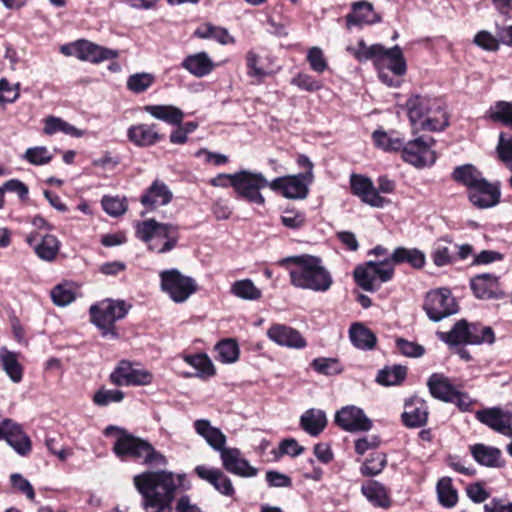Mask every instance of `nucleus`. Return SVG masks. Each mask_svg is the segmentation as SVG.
<instances>
[{
    "label": "nucleus",
    "instance_id": "obj_6",
    "mask_svg": "<svg viewBox=\"0 0 512 512\" xmlns=\"http://www.w3.org/2000/svg\"><path fill=\"white\" fill-rule=\"evenodd\" d=\"M130 306L123 300L105 299L93 304L90 309L92 323L101 330L104 337L118 338L115 322L123 319Z\"/></svg>",
    "mask_w": 512,
    "mask_h": 512
},
{
    "label": "nucleus",
    "instance_id": "obj_26",
    "mask_svg": "<svg viewBox=\"0 0 512 512\" xmlns=\"http://www.w3.org/2000/svg\"><path fill=\"white\" fill-rule=\"evenodd\" d=\"M128 139L139 147H148L156 144L162 139L157 131L156 124H137L131 126L127 131Z\"/></svg>",
    "mask_w": 512,
    "mask_h": 512
},
{
    "label": "nucleus",
    "instance_id": "obj_21",
    "mask_svg": "<svg viewBox=\"0 0 512 512\" xmlns=\"http://www.w3.org/2000/svg\"><path fill=\"white\" fill-rule=\"evenodd\" d=\"M194 471L200 479L210 483L222 495L229 497L234 495L235 489L231 480L220 469L198 465Z\"/></svg>",
    "mask_w": 512,
    "mask_h": 512
},
{
    "label": "nucleus",
    "instance_id": "obj_52",
    "mask_svg": "<svg viewBox=\"0 0 512 512\" xmlns=\"http://www.w3.org/2000/svg\"><path fill=\"white\" fill-rule=\"evenodd\" d=\"M218 359L223 363H233L238 359L239 347L232 339H226L219 342L216 346Z\"/></svg>",
    "mask_w": 512,
    "mask_h": 512
},
{
    "label": "nucleus",
    "instance_id": "obj_15",
    "mask_svg": "<svg viewBox=\"0 0 512 512\" xmlns=\"http://www.w3.org/2000/svg\"><path fill=\"white\" fill-rule=\"evenodd\" d=\"M351 191L362 202L376 208H382L388 200L379 195L372 181L362 175L352 174L350 177Z\"/></svg>",
    "mask_w": 512,
    "mask_h": 512
},
{
    "label": "nucleus",
    "instance_id": "obj_50",
    "mask_svg": "<svg viewBox=\"0 0 512 512\" xmlns=\"http://www.w3.org/2000/svg\"><path fill=\"white\" fill-rule=\"evenodd\" d=\"M490 118L512 128V102L499 101L490 108Z\"/></svg>",
    "mask_w": 512,
    "mask_h": 512
},
{
    "label": "nucleus",
    "instance_id": "obj_45",
    "mask_svg": "<svg viewBox=\"0 0 512 512\" xmlns=\"http://www.w3.org/2000/svg\"><path fill=\"white\" fill-rule=\"evenodd\" d=\"M60 243L54 235L47 234L42 237L41 242L34 245L35 253L45 261H52L59 252Z\"/></svg>",
    "mask_w": 512,
    "mask_h": 512
},
{
    "label": "nucleus",
    "instance_id": "obj_14",
    "mask_svg": "<svg viewBox=\"0 0 512 512\" xmlns=\"http://www.w3.org/2000/svg\"><path fill=\"white\" fill-rule=\"evenodd\" d=\"M335 422L349 432L368 431L372 427L371 420L366 417L363 410L355 406H346L339 410L335 415Z\"/></svg>",
    "mask_w": 512,
    "mask_h": 512
},
{
    "label": "nucleus",
    "instance_id": "obj_63",
    "mask_svg": "<svg viewBox=\"0 0 512 512\" xmlns=\"http://www.w3.org/2000/svg\"><path fill=\"white\" fill-rule=\"evenodd\" d=\"M281 223L287 228H300L305 223V214L297 210L287 209L281 216Z\"/></svg>",
    "mask_w": 512,
    "mask_h": 512
},
{
    "label": "nucleus",
    "instance_id": "obj_20",
    "mask_svg": "<svg viewBox=\"0 0 512 512\" xmlns=\"http://www.w3.org/2000/svg\"><path fill=\"white\" fill-rule=\"evenodd\" d=\"M75 56L83 61L99 63L105 60L114 59L118 52L108 49L86 40H80L74 43Z\"/></svg>",
    "mask_w": 512,
    "mask_h": 512
},
{
    "label": "nucleus",
    "instance_id": "obj_13",
    "mask_svg": "<svg viewBox=\"0 0 512 512\" xmlns=\"http://www.w3.org/2000/svg\"><path fill=\"white\" fill-rule=\"evenodd\" d=\"M152 374L145 369H137L128 361H121L110 375V380L117 386H142L152 382Z\"/></svg>",
    "mask_w": 512,
    "mask_h": 512
},
{
    "label": "nucleus",
    "instance_id": "obj_29",
    "mask_svg": "<svg viewBox=\"0 0 512 512\" xmlns=\"http://www.w3.org/2000/svg\"><path fill=\"white\" fill-rule=\"evenodd\" d=\"M427 386L434 398L444 402L453 400L456 389L445 375L441 373L432 374L428 379Z\"/></svg>",
    "mask_w": 512,
    "mask_h": 512
},
{
    "label": "nucleus",
    "instance_id": "obj_30",
    "mask_svg": "<svg viewBox=\"0 0 512 512\" xmlns=\"http://www.w3.org/2000/svg\"><path fill=\"white\" fill-rule=\"evenodd\" d=\"M196 433L203 437L214 450L219 451L226 444V436L222 431L211 425L206 419H199L194 422Z\"/></svg>",
    "mask_w": 512,
    "mask_h": 512
},
{
    "label": "nucleus",
    "instance_id": "obj_23",
    "mask_svg": "<svg viewBox=\"0 0 512 512\" xmlns=\"http://www.w3.org/2000/svg\"><path fill=\"white\" fill-rule=\"evenodd\" d=\"M476 418L493 430L506 433L511 428L512 416L500 408H489L476 412Z\"/></svg>",
    "mask_w": 512,
    "mask_h": 512
},
{
    "label": "nucleus",
    "instance_id": "obj_54",
    "mask_svg": "<svg viewBox=\"0 0 512 512\" xmlns=\"http://www.w3.org/2000/svg\"><path fill=\"white\" fill-rule=\"evenodd\" d=\"M495 341V335L491 327L481 324H471L470 344L479 345L482 343L492 344Z\"/></svg>",
    "mask_w": 512,
    "mask_h": 512
},
{
    "label": "nucleus",
    "instance_id": "obj_2",
    "mask_svg": "<svg viewBox=\"0 0 512 512\" xmlns=\"http://www.w3.org/2000/svg\"><path fill=\"white\" fill-rule=\"evenodd\" d=\"M279 264L281 266L292 264L289 275L294 287L326 292L333 284L331 273L322 265L319 257L307 254L291 256L280 260Z\"/></svg>",
    "mask_w": 512,
    "mask_h": 512
},
{
    "label": "nucleus",
    "instance_id": "obj_28",
    "mask_svg": "<svg viewBox=\"0 0 512 512\" xmlns=\"http://www.w3.org/2000/svg\"><path fill=\"white\" fill-rule=\"evenodd\" d=\"M182 67L195 77L202 78L209 75L215 64L206 52L188 55L182 62Z\"/></svg>",
    "mask_w": 512,
    "mask_h": 512
},
{
    "label": "nucleus",
    "instance_id": "obj_31",
    "mask_svg": "<svg viewBox=\"0 0 512 512\" xmlns=\"http://www.w3.org/2000/svg\"><path fill=\"white\" fill-rule=\"evenodd\" d=\"M18 356V353L10 351L5 346L0 348V366L14 383L21 382L23 378V367Z\"/></svg>",
    "mask_w": 512,
    "mask_h": 512
},
{
    "label": "nucleus",
    "instance_id": "obj_53",
    "mask_svg": "<svg viewBox=\"0 0 512 512\" xmlns=\"http://www.w3.org/2000/svg\"><path fill=\"white\" fill-rule=\"evenodd\" d=\"M185 361L194 367L199 372V376L201 377H209L215 373L213 364L206 354L186 356Z\"/></svg>",
    "mask_w": 512,
    "mask_h": 512
},
{
    "label": "nucleus",
    "instance_id": "obj_62",
    "mask_svg": "<svg viewBox=\"0 0 512 512\" xmlns=\"http://www.w3.org/2000/svg\"><path fill=\"white\" fill-rule=\"evenodd\" d=\"M497 153L500 160L512 172V137L505 139L502 134L500 135Z\"/></svg>",
    "mask_w": 512,
    "mask_h": 512
},
{
    "label": "nucleus",
    "instance_id": "obj_58",
    "mask_svg": "<svg viewBox=\"0 0 512 512\" xmlns=\"http://www.w3.org/2000/svg\"><path fill=\"white\" fill-rule=\"evenodd\" d=\"M24 158L33 165H44L52 160V154L44 146L28 148Z\"/></svg>",
    "mask_w": 512,
    "mask_h": 512
},
{
    "label": "nucleus",
    "instance_id": "obj_48",
    "mask_svg": "<svg viewBox=\"0 0 512 512\" xmlns=\"http://www.w3.org/2000/svg\"><path fill=\"white\" fill-rule=\"evenodd\" d=\"M405 377L406 367L394 365L392 367H385L379 371L376 380L381 385L392 386L400 384Z\"/></svg>",
    "mask_w": 512,
    "mask_h": 512
},
{
    "label": "nucleus",
    "instance_id": "obj_40",
    "mask_svg": "<svg viewBox=\"0 0 512 512\" xmlns=\"http://www.w3.org/2000/svg\"><path fill=\"white\" fill-rule=\"evenodd\" d=\"M387 60V68L393 72L396 76H402L406 73L407 66L403 56L402 49L395 45L394 47L387 49L382 53V63Z\"/></svg>",
    "mask_w": 512,
    "mask_h": 512
},
{
    "label": "nucleus",
    "instance_id": "obj_42",
    "mask_svg": "<svg viewBox=\"0 0 512 512\" xmlns=\"http://www.w3.org/2000/svg\"><path fill=\"white\" fill-rule=\"evenodd\" d=\"M372 138L377 147L387 152L401 151L404 145V139L387 133L384 130H375L372 134Z\"/></svg>",
    "mask_w": 512,
    "mask_h": 512
},
{
    "label": "nucleus",
    "instance_id": "obj_18",
    "mask_svg": "<svg viewBox=\"0 0 512 512\" xmlns=\"http://www.w3.org/2000/svg\"><path fill=\"white\" fill-rule=\"evenodd\" d=\"M2 434L0 439L7 443L20 455L25 456L31 451V441L22 428L9 419L2 421Z\"/></svg>",
    "mask_w": 512,
    "mask_h": 512
},
{
    "label": "nucleus",
    "instance_id": "obj_39",
    "mask_svg": "<svg viewBox=\"0 0 512 512\" xmlns=\"http://www.w3.org/2000/svg\"><path fill=\"white\" fill-rule=\"evenodd\" d=\"M391 256L395 264L408 263L414 268H421L425 264L424 253L416 248L398 247Z\"/></svg>",
    "mask_w": 512,
    "mask_h": 512
},
{
    "label": "nucleus",
    "instance_id": "obj_5",
    "mask_svg": "<svg viewBox=\"0 0 512 512\" xmlns=\"http://www.w3.org/2000/svg\"><path fill=\"white\" fill-rule=\"evenodd\" d=\"M136 237L145 242L148 249L164 254L174 249L179 240L178 227L160 223L154 219L138 222L135 225Z\"/></svg>",
    "mask_w": 512,
    "mask_h": 512
},
{
    "label": "nucleus",
    "instance_id": "obj_59",
    "mask_svg": "<svg viewBox=\"0 0 512 512\" xmlns=\"http://www.w3.org/2000/svg\"><path fill=\"white\" fill-rule=\"evenodd\" d=\"M124 398V393L121 390L100 389L93 397V401L98 406H107L113 402H121Z\"/></svg>",
    "mask_w": 512,
    "mask_h": 512
},
{
    "label": "nucleus",
    "instance_id": "obj_56",
    "mask_svg": "<svg viewBox=\"0 0 512 512\" xmlns=\"http://www.w3.org/2000/svg\"><path fill=\"white\" fill-rule=\"evenodd\" d=\"M311 366L315 371L323 375H336L342 372V367L337 359L334 358H316Z\"/></svg>",
    "mask_w": 512,
    "mask_h": 512
},
{
    "label": "nucleus",
    "instance_id": "obj_61",
    "mask_svg": "<svg viewBox=\"0 0 512 512\" xmlns=\"http://www.w3.org/2000/svg\"><path fill=\"white\" fill-rule=\"evenodd\" d=\"M291 84L308 92H315L322 88L321 81L314 79L311 75L303 73H300L293 77L291 80Z\"/></svg>",
    "mask_w": 512,
    "mask_h": 512
},
{
    "label": "nucleus",
    "instance_id": "obj_12",
    "mask_svg": "<svg viewBox=\"0 0 512 512\" xmlns=\"http://www.w3.org/2000/svg\"><path fill=\"white\" fill-rule=\"evenodd\" d=\"M310 184V174H295L273 179L270 181L269 188L287 199H305L308 196Z\"/></svg>",
    "mask_w": 512,
    "mask_h": 512
},
{
    "label": "nucleus",
    "instance_id": "obj_38",
    "mask_svg": "<svg viewBox=\"0 0 512 512\" xmlns=\"http://www.w3.org/2000/svg\"><path fill=\"white\" fill-rule=\"evenodd\" d=\"M353 345L362 350L372 349L376 344L374 333L360 323H354L349 330Z\"/></svg>",
    "mask_w": 512,
    "mask_h": 512
},
{
    "label": "nucleus",
    "instance_id": "obj_17",
    "mask_svg": "<svg viewBox=\"0 0 512 512\" xmlns=\"http://www.w3.org/2000/svg\"><path fill=\"white\" fill-rule=\"evenodd\" d=\"M470 202L480 208L486 209L497 205L500 201V189L497 185L482 179L468 191Z\"/></svg>",
    "mask_w": 512,
    "mask_h": 512
},
{
    "label": "nucleus",
    "instance_id": "obj_24",
    "mask_svg": "<svg viewBox=\"0 0 512 512\" xmlns=\"http://www.w3.org/2000/svg\"><path fill=\"white\" fill-rule=\"evenodd\" d=\"M402 418L407 427L423 426L428 418L426 402L418 397L409 399L405 402V411L402 414Z\"/></svg>",
    "mask_w": 512,
    "mask_h": 512
},
{
    "label": "nucleus",
    "instance_id": "obj_27",
    "mask_svg": "<svg viewBox=\"0 0 512 512\" xmlns=\"http://www.w3.org/2000/svg\"><path fill=\"white\" fill-rule=\"evenodd\" d=\"M380 18L374 12L372 4L360 1L353 4L352 12L346 16V26L351 29L354 26L370 25L379 22Z\"/></svg>",
    "mask_w": 512,
    "mask_h": 512
},
{
    "label": "nucleus",
    "instance_id": "obj_47",
    "mask_svg": "<svg viewBox=\"0 0 512 512\" xmlns=\"http://www.w3.org/2000/svg\"><path fill=\"white\" fill-rule=\"evenodd\" d=\"M385 51V47L381 44H373L368 46L363 40L358 42L357 49L354 52L355 57L359 61H366L373 59L377 66L382 65V53Z\"/></svg>",
    "mask_w": 512,
    "mask_h": 512
},
{
    "label": "nucleus",
    "instance_id": "obj_46",
    "mask_svg": "<svg viewBox=\"0 0 512 512\" xmlns=\"http://www.w3.org/2000/svg\"><path fill=\"white\" fill-rule=\"evenodd\" d=\"M231 293L241 299L254 301L262 296V292L250 279L235 281L231 286Z\"/></svg>",
    "mask_w": 512,
    "mask_h": 512
},
{
    "label": "nucleus",
    "instance_id": "obj_19",
    "mask_svg": "<svg viewBox=\"0 0 512 512\" xmlns=\"http://www.w3.org/2000/svg\"><path fill=\"white\" fill-rule=\"evenodd\" d=\"M267 337L276 344L288 348L302 349L307 345L297 330L283 324H273L267 330Z\"/></svg>",
    "mask_w": 512,
    "mask_h": 512
},
{
    "label": "nucleus",
    "instance_id": "obj_8",
    "mask_svg": "<svg viewBox=\"0 0 512 512\" xmlns=\"http://www.w3.org/2000/svg\"><path fill=\"white\" fill-rule=\"evenodd\" d=\"M159 276L161 289L176 303L186 301L197 289L195 280L177 269L163 270Z\"/></svg>",
    "mask_w": 512,
    "mask_h": 512
},
{
    "label": "nucleus",
    "instance_id": "obj_44",
    "mask_svg": "<svg viewBox=\"0 0 512 512\" xmlns=\"http://www.w3.org/2000/svg\"><path fill=\"white\" fill-rule=\"evenodd\" d=\"M363 495L373 504L380 507L389 506L386 488L377 481H370L362 486Z\"/></svg>",
    "mask_w": 512,
    "mask_h": 512
},
{
    "label": "nucleus",
    "instance_id": "obj_11",
    "mask_svg": "<svg viewBox=\"0 0 512 512\" xmlns=\"http://www.w3.org/2000/svg\"><path fill=\"white\" fill-rule=\"evenodd\" d=\"M424 310L428 317L438 322L457 312V304L450 290L440 288L427 293Z\"/></svg>",
    "mask_w": 512,
    "mask_h": 512
},
{
    "label": "nucleus",
    "instance_id": "obj_43",
    "mask_svg": "<svg viewBox=\"0 0 512 512\" xmlns=\"http://www.w3.org/2000/svg\"><path fill=\"white\" fill-rule=\"evenodd\" d=\"M437 496L441 505L447 508L454 507L458 501L457 490L452 486V480L449 477H442L438 480Z\"/></svg>",
    "mask_w": 512,
    "mask_h": 512
},
{
    "label": "nucleus",
    "instance_id": "obj_49",
    "mask_svg": "<svg viewBox=\"0 0 512 512\" xmlns=\"http://www.w3.org/2000/svg\"><path fill=\"white\" fill-rule=\"evenodd\" d=\"M155 82V76L151 73H135L128 77L127 88L134 93H143Z\"/></svg>",
    "mask_w": 512,
    "mask_h": 512
},
{
    "label": "nucleus",
    "instance_id": "obj_34",
    "mask_svg": "<svg viewBox=\"0 0 512 512\" xmlns=\"http://www.w3.org/2000/svg\"><path fill=\"white\" fill-rule=\"evenodd\" d=\"M470 451L478 464L487 467L500 466L501 451L498 448L479 443L471 446Z\"/></svg>",
    "mask_w": 512,
    "mask_h": 512
},
{
    "label": "nucleus",
    "instance_id": "obj_22",
    "mask_svg": "<svg viewBox=\"0 0 512 512\" xmlns=\"http://www.w3.org/2000/svg\"><path fill=\"white\" fill-rule=\"evenodd\" d=\"M173 194L168 186L161 180H155L141 196L140 202L147 211H153L159 206L170 203Z\"/></svg>",
    "mask_w": 512,
    "mask_h": 512
},
{
    "label": "nucleus",
    "instance_id": "obj_64",
    "mask_svg": "<svg viewBox=\"0 0 512 512\" xmlns=\"http://www.w3.org/2000/svg\"><path fill=\"white\" fill-rule=\"evenodd\" d=\"M396 344L399 351L407 357H420L425 352L423 346L402 338L397 339Z\"/></svg>",
    "mask_w": 512,
    "mask_h": 512
},
{
    "label": "nucleus",
    "instance_id": "obj_57",
    "mask_svg": "<svg viewBox=\"0 0 512 512\" xmlns=\"http://www.w3.org/2000/svg\"><path fill=\"white\" fill-rule=\"evenodd\" d=\"M387 459L383 453H375L361 467V473L365 476L378 475L386 466Z\"/></svg>",
    "mask_w": 512,
    "mask_h": 512
},
{
    "label": "nucleus",
    "instance_id": "obj_4",
    "mask_svg": "<svg viewBox=\"0 0 512 512\" xmlns=\"http://www.w3.org/2000/svg\"><path fill=\"white\" fill-rule=\"evenodd\" d=\"M104 433L106 436L116 434L113 451L120 458L141 459L144 464L152 466H165L167 464V458L157 451L151 443L133 436L122 428L111 425L105 429Z\"/></svg>",
    "mask_w": 512,
    "mask_h": 512
},
{
    "label": "nucleus",
    "instance_id": "obj_41",
    "mask_svg": "<svg viewBox=\"0 0 512 512\" xmlns=\"http://www.w3.org/2000/svg\"><path fill=\"white\" fill-rule=\"evenodd\" d=\"M452 176L456 182L466 186L468 191L484 179L481 172L471 164L456 167Z\"/></svg>",
    "mask_w": 512,
    "mask_h": 512
},
{
    "label": "nucleus",
    "instance_id": "obj_55",
    "mask_svg": "<svg viewBox=\"0 0 512 512\" xmlns=\"http://www.w3.org/2000/svg\"><path fill=\"white\" fill-rule=\"evenodd\" d=\"M104 211L113 217L124 214L127 210V202L124 197L104 196L101 200Z\"/></svg>",
    "mask_w": 512,
    "mask_h": 512
},
{
    "label": "nucleus",
    "instance_id": "obj_3",
    "mask_svg": "<svg viewBox=\"0 0 512 512\" xmlns=\"http://www.w3.org/2000/svg\"><path fill=\"white\" fill-rule=\"evenodd\" d=\"M414 132L441 131L449 125L444 102L439 98L413 95L406 103Z\"/></svg>",
    "mask_w": 512,
    "mask_h": 512
},
{
    "label": "nucleus",
    "instance_id": "obj_32",
    "mask_svg": "<svg viewBox=\"0 0 512 512\" xmlns=\"http://www.w3.org/2000/svg\"><path fill=\"white\" fill-rule=\"evenodd\" d=\"M327 425L326 414L323 410L311 408L300 418L301 428L311 436L319 435Z\"/></svg>",
    "mask_w": 512,
    "mask_h": 512
},
{
    "label": "nucleus",
    "instance_id": "obj_33",
    "mask_svg": "<svg viewBox=\"0 0 512 512\" xmlns=\"http://www.w3.org/2000/svg\"><path fill=\"white\" fill-rule=\"evenodd\" d=\"M144 110L152 117L171 125H181L184 113L172 105H147Z\"/></svg>",
    "mask_w": 512,
    "mask_h": 512
},
{
    "label": "nucleus",
    "instance_id": "obj_16",
    "mask_svg": "<svg viewBox=\"0 0 512 512\" xmlns=\"http://www.w3.org/2000/svg\"><path fill=\"white\" fill-rule=\"evenodd\" d=\"M218 452H220L223 467L228 472L241 477H254L257 475V469L241 457L239 449L227 448L224 445Z\"/></svg>",
    "mask_w": 512,
    "mask_h": 512
},
{
    "label": "nucleus",
    "instance_id": "obj_7",
    "mask_svg": "<svg viewBox=\"0 0 512 512\" xmlns=\"http://www.w3.org/2000/svg\"><path fill=\"white\" fill-rule=\"evenodd\" d=\"M270 181L260 172L241 170L234 173L232 187L239 198L249 203L264 205L260 190L269 187Z\"/></svg>",
    "mask_w": 512,
    "mask_h": 512
},
{
    "label": "nucleus",
    "instance_id": "obj_35",
    "mask_svg": "<svg viewBox=\"0 0 512 512\" xmlns=\"http://www.w3.org/2000/svg\"><path fill=\"white\" fill-rule=\"evenodd\" d=\"M43 131L47 135H53L57 132H62L75 138H80L85 134L83 130L76 128L62 118L55 116H48L44 119Z\"/></svg>",
    "mask_w": 512,
    "mask_h": 512
},
{
    "label": "nucleus",
    "instance_id": "obj_36",
    "mask_svg": "<svg viewBox=\"0 0 512 512\" xmlns=\"http://www.w3.org/2000/svg\"><path fill=\"white\" fill-rule=\"evenodd\" d=\"M470 328L471 324L465 320H460L451 331L439 332L438 336L442 341L450 345L470 344Z\"/></svg>",
    "mask_w": 512,
    "mask_h": 512
},
{
    "label": "nucleus",
    "instance_id": "obj_1",
    "mask_svg": "<svg viewBox=\"0 0 512 512\" xmlns=\"http://www.w3.org/2000/svg\"><path fill=\"white\" fill-rule=\"evenodd\" d=\"M186 475L167 470L146 471L135 475L133 483L142 496L145 512H172V502L176 493L187 489Z\"/></svg>",
    "mask_w": 512,
    "mask_h": 512
},
{
    "label": "nucleus",
    "instance_id": "obj_60",
    "mask_svg": "<svg viewBox=\"0 0 512 512\" xmlns=\"http://www.w3.org/2000/svg\"><path fill=\"white\" fill-rule=\"evenodd\" d=\"M307 60L311 69L317 73H323L328 67L323 51L319 47H311L308 50Z\"/></svg>",
    "mask_w": 512,
    "mask_h": 512
},
{
    "label": "nucleus",
    "instance_id": "obj_10",
    "mask_svg": "<svg viewBox=\"0 0 512 512\" xmlns=\"http://www.w3.org/2000/svg\"><path fill=\"white\" fill-rule=\"evenodd\" d=\"M434 144V139L425 135L404 143L402 159L417 168L433 165L436 161L435 152L432 150Z\"/></svg>",
    "mask_w": 512,
    "mask_h": 512
},
{
    "label": "nucleus",
    "instance_id": "obj_37",
    "mask_svg": "<svg viewBox=\"0 0 512 512\" xmlns=\"http://www.w3.org/2000/svg\"><path fill=\"white\" fill-rule=\"evenodd\" d=\"M194 34L201 39H213L221 45L235 43V39L229 34L226 28L214 26L211 23H205L199 26Z\"/></svg>",
    "mask_w": 512,
    "mask_h": 512
},
{
    "label": "nucleus",
    "instance_id": "obj_51",
    "mask_svg": "<svg viewBox=\"0 0 512 512\" xmlns=\"http://www.w3.org/2000/svg\"><path fill=\"white\" fill-rule=\"evenodd\" d=\"M53 303L64 307L75 299V291L70 283H61L55 286L51 291Z\"/></svg>",
    "mask_w": 512,
    "mask_h": 512
},
{
    "label": "nucleus",
    "instance_id": "obj_9",
    "mask_svg": "<svg viewBox=\"0 0 512 512\" xmlns=\"http://www.w3.org/2000/svg\"><path fill=\"white\" fill-rule=\"evenodd\" d=\"M394 265L392 256L383 261H369L365 267H356L354 270L355 281L365 291H375L374 281L376 279L381 282L391 280L394 275Z\"/></svg>",
    "mask_w": 512,
    "mask_h": 512
},
{
    "label": "nucleus",
    "instance_id": "obj_25",
    "mask_svg": "<svg viewBox=\"0 0 512 512\" xmlns=\"http://www.w3.org/2000/svg\"><path fill=\"white\" fill-rule=\"evenodd\" d=\"M470 286L477 298H494L499 292V277L492 273L478 274L471 279Z\"/></svg>",
    "mask_w": 512,
    "mask_h": 512
}]
</instances>
